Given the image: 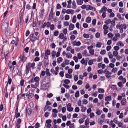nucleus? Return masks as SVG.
Segmentation results:
<instances>
[{"mask_svg":"<svg viewBox=\"0 0 128 128\" xmlns=\"http://www.w3.org/2000/svg\"><path fill=\"white\" fill-rule=\"evenodd\" d=\"M7 20L3 23L2 26V30L3 31H5L8 28L9 25V22L8 21H7Z\"/></svg>","mask_w":128,"mask_h":128,"instance_id":"1","label":"nucleus"},{"mask_svg":"<svg viewBox=\"0 0 128 128\" xmlns=\"http://www.w3.org/2000/svg\"><path fill=\"white\" fill-rule=\"evenodd\" d=\"M53 8H51L50 13L49 14V18L50 19H52L53 15Z\"/></svg>","mask_w":128,"mask_h":128,"instance_id":"2","label":"nucleus"},{"mask_svg":"<svg viewBox=\"0 0 128 128\" xmlns=\"http://www.w3.org/2000/svg\"><path fill=\"white\" fill-rule=\"evenodd\" d=\"M64 86V80H62L60 86V87H62L61 90V92L62 93H63L64 92V88L62 87V86Z\"/></svg>","mask_w":128,"mask_h":128,"instance_id":"3","label":"nucleus"},{"mask_svg":"<svg viewBox=\"0 0 128 128\" xmlns=\"http://www.w3.org/2000/svg\"><path fill=\"white\" fill-rule=\"evenodd\" d=\"M126 99L125 98H123L121 101V104L122 105H125L126 104Z\"/></svg>","mask_w":128,"mask_h":128,"instance_id":"4","label":"nucleus"},{"mask_svg":"<svg viewBox=\"0 0 128 128\" xmlns=\"http://www.w3.org/2000/svg\"><path fill=\"white\" fill-rule=\"evenodd\" d=\"M27 58L24 55H23L21 59V61L24 62L26 60Z\"/></svg>","mask_w":128,"mask_h":128,"instance_id":"5","label":"nucleus"},{"mask_svg":"<svg viewBox=\"0 0 128 128\" xmlns=\"http://www.w3.org/2000/svg\"><path fill=\"white\" fill-rule=\"evenodd\" d=\"M119 26L120 32V33H122L123 32V25L122 24L120 25Z\"/></svg>","mask_w":128,"mask_h":128,"instance_id":"6","label":"nucleus"},{"mask_svg":"<svg viewBox=\"0 0 128 128\" xmlns=\"http://www.w3.org/2000/svg\"><path fill=\"white\" fill-rule=\"evenodd\" d=\"M59 38L61 39H63V40L62 41L63 43H64V35L62 33H61L59 36Z\"/></svg>","mask_w":128,"mask_h":128,"instance_id":"7","label":"nucleus"},{"mask_svg":"<svg viewBox=\"0 0 128 128\" xmlns=\"http://www.w3.org/2000/svg\"><path fill=\"white\" fill-rule=\"evenodd\" d=\"M76 1L77 4L79 5L82 4L83 2V0H76Z\"/></svg>","mask_w":128,"mask_h":128,"instance_id":"8","label":"nucleus"},{"mask_svg":"<svg viewBox=\"0 0 128 128\" xmlns=\"http://www.w3.org/2000/svg\"><path fill=\"white\" fill-rule=\"evenodd\" d=\"M88 54L87 51L86 50H84L83 53H82L83 55L85 56H90L89 55L87 54Z\"/></svg>","mask_w":128,"mask_h":128,"instance_id":"9","label":"nucleus"},{"mask_svg":"<svg viewBox=\"0 0 128 128\" xmlns=\"http://www.w3.org/2000/svg\"><path fill=\"white\" fill-rule=\"evenodd\" d=\"M10 30L8 29L5 32V34L6 36H8L10 35Z\"/></svg>","mask_w":128,"mask_h":128,"instance_id":"10","label":"nucleus"},{"mask_svg":"<svg viewBox=\"0 0 128 128\" xmlns=\"http://www.w3.org/2000/svg\"><path fill=\"white\" fill-rule=\"evenodd\" d=\"M49 60H46L44 61V64L45 67H46L49 64Z\"/></svg>","mask_w":128,"mask_h":128,"instance_id":"11","label":"nucleus"},{"mask_svg":"<svg viewBox=\"0 0 128 128\" xmlns=\"http://www.w3.org/2000/svg\"><path fill=\"white\" fill-rule=\"evenodd\" d=\"M72 0H69L68 1V6L67 7L68 8H71V6L70 5L72 3Z\"/></svg>","mask_w":128,"mask_h":128,"instance_id":"12","label":"nucleus"},{"mask_svg":"<svg viewBox=\"0 0 128 128\" xmlns=\"http://www.w3.org/2000/svg\"><path fill=\"white\" fill-rule=\"evenodd\" d=\"M111 74V72L109 71L107 72H106V76L107 78H109L110 77V76Z\"/></svg>","mask_w":128,"mask_h":128,"instance_id":"13","label":"nucleus"},{"mask_svg":"<svg viewBox=\"0 0 128 128\" xmlns=\"http://www.w3.org/2000/svg\"><path fill=\"white\" fill-rule=\"evenodd\" d=\"M72 8L73 9H76V4L75 2L73 0L72 3Z\"/></svg>","mask_w":128,"mask_h":128,"instance_id":"14","label":"nucleus"},{"mask_svg":"<svg viewBox=\"0 0 128 128\" xmlns=\"http://www.w3.org/2000/svg\"><path fill=\"white\" fill-rule=\"evenodd\" d=\"M74 28V25L73 24H71L69 26V30H72Z\"/></svg>","mask_w":128,"mask_h":128,"instance_id":"15","label":"nucleus"},{"mask_svg":"<svg viewBox=\"0 0 128 128\" xmlns=\"http://www.w3.org/2000/svg\"><path fill=\"white\" fill-rule=\"evenodd\" d=\"M46 75L48 76H50V74L49 72V70L46 68Z\"/></svg>","mask_w":128,"mask_h":128,"instance_id":"16","label":"nucleus"},{"mask_svg":"<svg viewBox=\"0 0 128 128\" xmlns=\"http://www.w3.org/2000/svg\"><path fill=\"white\" fill-rule=\"evenodd\" d=\"M81 108H82L81 111L82 112H85L86 109V107H84L83 105L81 106Z\"/></svg>","mask_w":128,"mask_h":128,"instance_id":"17","label":"nucleus"},{"mask_svg":"<svg viewBox=\"0 0 128 128\" xmlns=\"http://www.w3.org/2000/svg\"><path fill=\"white\" fill-rule=\"evenodd\" d=\"M91 19L90 17L88 16L86 19V22L88 23H90L91 21Z\"/></svg>","mask_w":128,"mask_h":128,"instance_id":"18","label":"nucleus"},{"mask_svg":"<svg viewBox=\"0 0 128 128\" xmlns=\"http://www.w3.org/2000/svg\"><path fill=\"white\" fill-rule=\"evenodd\" d=\"M62 108V112L64 113V107H63L62 108V106L61 105H60L58 108V109L60 110V111H61Z\"/></svg>","mask_w":128,"mask_h":128,"instance_id":"19","label":"nucleus"},{"mask_svg":"<svg viewBox=\"0 0 128 128\" xmlns=\"http://www.w3.org/2000/svg\"><path fill=\"white\" fill-rule=\"evenodd\" d=\"M111 96H106L105 98V100L107 101H110L111 100Z\"/></svg>","mask_w":128,"mask_h":128,"instance_id":"20","label":"nucleus"},{"mask_svg":"<svg viewBox=\"0 0 128 128\" xmlns=\"http://www.w3.org/2000/svg\"><path fill=\"white\" fill-rule=\"evenodd\" d=\"M65 76L66 78H71L72 77V76L69 74H65Z\"/></svg>","mask_w":128,"mask_h":128,"instance_id":"21","label":"nucleus"},{"mask_svg":"<svg viewBox=\"0 0 128 128\" xmlns=\"http://www.w3.org/2000/svg\"><path fill=\"white\" fill-rule=\"evenodd\" d=\"M76 16H74L72 18V22L73 23H74L76 22Z\"/></svg>","mask_w":128,"mask_h":128,"instance_id":"22","label":"nucleus"},{"mask_svg":"<svg viewBox=\"0 0 128 128\" xmlns=\"http://www.w3.org/2000/svg\"><path fill=\"white\" fill-rule=\"evenodd\" d=\"M102 44V43H101L98 42L96 44V46L97 47L100 48L101 47Z\"/></svg>","mask_w":128,"mask_h":128,"instance_id":"23","label":"nucleus"},{"mask_svg":"<svg viewBox=\"0 0 128 128\" xmlns=\"http://www.w3.org/2000/svg\"><path fill=\"white\" fill-rule=\"evenodd\" d=\"M46 55H50V51L48 50H47L45 51V54Z\"/></svg>","mask_w":128,"mask_h":128,"instance_id":"24","label":"nucleus"},{"mask_svg":"<svg viewBox=\"0 0 128 128\" xmlns=\"http://www.w3.org/2000/svg\"><path fill=\"white\" fill-rule=\"evenodd\" d=\"M98 92L99 93H104V91L103 88H99L98 90Z\"/></svg>","mask_w":128,"mask_h":128,"instance_id":"25","label":"nucleus"},{"mask_svg":"<svg viewBox=\"0 0 128 128\" xmlns=\"http://www.w3.org/2000/svg\"><path fill=\"white\" fill-rule=\"evenodd\" d=\"M34 96V95L32 93H30L29 92V96L28 97V98L29 99H30Z\"/></svg>","mask_w":128,"mask_h":128,"instance_id":"26","label":"nucleus"},{"mask_svg":"<svg viewBox=\"0 0 128 128\" xmlns=\"http://www.w3.org/2000/svg\"><path fill=\"white\" fill-rule=\"evenodd\" d=\"M62 60V58L61 57H59L58 58L57 62L60 63L61 62Z\"/></svg>","mask_w":128,"mask_h":128,"instance_id":"27","label":"nucleus"},{"mask_svg":"<svg viewBox=\"0 0 128 128\" xmlns=\"http://www.w3.org/2000/svg\"><path fill=\"white\" fill-rule=\"evenodd\" d=\"M56 53V52L54 50H53L52 51L51 54L52 57L54 58L55 56V54Z\"/></svg>","mask_w":128,"mask_h":128,"instance_id":"28","label":"nucleus"},{"mask_svg":"<svg viewBox=\"0 0 128 128\" xmlns=\"http://www.w3.org/2000/svg\"><path fill=\"white\" fill-rule=\"evenodd\" d=\"M103 94H98V98L99 99L101 100L103 98Z\"/></svg>","mask_w":128,"mask_h":128,"instance_id":"29","label":"nucleus"},{"mask_svg":"<svg viewBox=\"0 0 128 128\" xmlns=\"http://www.w3.org/2000/svg\"><path fill=\"white\" fill-rule=\"evenodd\" d=\"M111 22V20L110 19H108L106 20L105 22V23L107 24H108L110 23Z\"/></svg>","mask_w":128,"mask_h":128,"instance_id":"30","label":"nucleus"},{"mask_svg":"<svg viewBox=\"0 0 128 128\" xmlns=\"http://www.w3.org/2000/svg\"><path fill=\"white\" fill-rule=\"evenodd\" d=\"M81 62L82 64H85V65H86L87 64V62L86 63H85V60L84 58H83L81 60Z\"/></svg>","mask_w":128,"mask_h":128,"instance_id":"31","label":"nucleus"},{"mask_svg":"<svg viewBox=\"0 0 128 128\" xmlns=\"http://www.w3.org/2000/svg\"><path fill=\"white\" fill-rule=\"evenodd\" d=\"M79 92L78 91H76L75 95V96L76 98H77L79 96Z\"/></svg>","mask_w":128,"mask_h":128,"instance_id":"32","label":"nucleus"},{"mask_svg":"<svg viewBox=\"0 0 128 128\" xmlns=\"http://www.w3.org/2000/svg\"><path fill=\"white\" fill-rule=\"evenodd\" d=\"M108 27L106 24L104 25L103 28L104 30H107L108 29Z\"/></svg>","mask_w":128,"mask_h":128,"instance_id":"33","label":"nucleus"},{"mask_svg":"<svg viewBox=\"0 0 128 128\" xmlns=\"http://www.w3.org/2000/svg\"><path fill=\"white\" fill-rule=\"evenodd\" d=\"M89 123V120L88 118L86 119L85 121L84 124L85 125H88Z\"/></svg>","mask_w":128,"mask_h":128,"instance_id":"34","label":"nucleus"},{"mask_svg":"<svg viewBox=\"0 0 128 128\" xmlns=\"http://www.w3.org/2000/svg\"><path fill=\"white\" fill-rule=\"evenodd\" d=\"M98 109H97L96 110V114L98 115H100L101 114L100 110H98Z\"/></svg>","mask_w":128,"mask_h":128,"instance_id":"35","label":"nucleus"},{"mask_svg":"<svg viewBox=\"0 0 128 128\" xmlns=\"http://www.w3.org/2000/svg\"><path fill=\"white\" fill-rule=\"evenodd\" d=\"M66 57L68 58H71L72 57V54L69 53H67L66 54Z\"/></svg>","mask_w":128,"mask_h":128,"instance_id":"36","label":"nucleus"},{"mask_svg":"<svg viewBox=\"0 0 128 128\" xmlns=\"http://www.w3.org/2000/svg\"><path fill=\"white\" fill-rule=\"evenodd\" d=\"M113 54L115 56H117L118 54V52L116 51H114L113 52Z\"/></svg>","mask_w":128,"mask_h":128,"instance_id":"37","label":"nucleus"},{"mask_svg":"<svg viewBox=\"0 0 128 128\" xmlns=\"http://www.w3.org/2000/svg\"><path fill=\"white\" fill-rule=\"evenodd\" d=\"M39 80V78L38 76H36L34 78V81L35 82H38Z\"/></svg>","mask_w":128,"mask_h":128,"instance_id":"38","label":"nucleus"},{"mask_svg":"<svg viewBox=\"0 0 128 128\" xmlns=\"http://www.w3.org/2000/svg\"><path fill=\"white\" fill-rule=\"evenodd\" d=\"M83 36L84 37L86 38H88L89 37V35L88 34H84Z\"/></svg>","mask_w":128,"mask_h":128,"instance_id":"39","label":"nucleus"},{"mask_svg":"<svg viewBox=\"0 0 128 128\" xmlns=\"http://www.w3.org/2000/svg\"><path fill=\"white\" fill-rule=\"evenodd\" d=\"M104 62L106 64H108V63L109 61L107 58H104Z\"/></svg>","mask_w":128,"mask_h":128,"instance_id":"40","label":"nucleus"},{"mask_svg":"<svg viewBox=\"0 0 128 128\" xmlns=\"http://www.w3.org/2000/svg\"><path fill=\"white\" fill-rule=\"evenodd\" d=\"M59 69V67L57 66L55 68V70L54 72L55 73V75H56L58 74V70Z\"/></svg>","mask_w":128,"mask_h":128,"instance_id":"41","label":"nucleus"},{"mask_svg":"<svg viewBox=\"0 0 128 128\" xmlns=\"http://www.w3.org/2000/svg\"><path fill=\"white\" fill-rule=\"evenodd\" d=\"M82 104H86L88 103V101L87 100L84 99L82 100Z\"/></svg>","mask_w":128,"mask_h":128,"instance_id":"42","label":"nucleus"},{"mask_svg":"<svg viewBox=\"0 0 128 128\" xmlns=\"http://www.w3.org/2000/svg\"><path fill=\"white\" fill-rule=\"evenodd\" d=\"M114 50H116V51L120 49V48L118 46H116L114 47Z\"/></svg>","mask_w":128,"mask_h":128,"instance_id":"43","label":"nucleus"},{"mask_svg":"<svg viewBox=\"0 0 128 128\" xmlns=\"http://www.w3.org/2000/svg\"><path fill=\"white\" fill-rule=\"evenodd\" d=\"M117 70V68H113L112 70V72H115Z\"/></svg>","mask_w":128,"mask_h":128,"instance_id":"44","label":"nucleus"},{"mask_svg":"<svg viewBox=\"0 0 128 128\" xmlns=\"http://www.w3.org/2000/svg\"><path fill=\"white\" fill-rule=\"evenodd\" d=\"M31 8V6H30V5H29L28 4L26 5V9L27 10H28Z\"/></svg>","mask_w":128,"mask_h":128,"instance_id":"45","label":"nucleus"},{"mask_svg":"<svg viewBox=\"0 0 128 128\" xmlns=\"http://www.w3.org/2000/svg\"><path fill=\"white\" fill-rule=\"evenodd\" d=\"M76 36H75L73 35H71L70 37V38L71 40H74Z\"/></svg>","mask_w":128,"mask_h":128,"instance_id":"46","label":"nucleus"},{"mask_svg":"<svg viewBox=\"0 0 128 128\" xmlns=\"http://www.w3.org/2000/svg\"><path fill=\"white\" fill-rule=\"evenodd\" d=\"M108 38H110L113 37V35L111 33H109L108 34Z\"/></svg>","mask_w":128,"mask_h":128,"instance_id":"47","label":"nucleus"},{"mask_svg":"<svg viewBox=\"0 0 128 128\" xmlns=\"http://www.w3.org/2000/svg\"><path fill=\"white\" fill-rule=\"evenodd\" d=\"M116 85H114L111 86L110 87L113 90H114L116 88Z\"/></svg>","mask_w":128,"mask_h":128,"instance_id":"48","label":"nucleus"},{"mask_svg":"<svg viewBox=\"0 0 128 128\" xmlns=\"http://www.w3.org/2000/svg\"><path fill=\"white\" fill-rule=\"evenodd\" d=\"M69 16L68 15H66L65 16L64 20H68L69 19Z\"/></svg>","mask_w":128,"mask_h":128,"instance_id":"49","label":"nucleus"},{"mask_svg":"<svg viewBox=\"0 0 128 128\" xmlns=\"http://www.w3.org/2000/svg\"><path fill=\"white\" fill-rule=\"evenodd\" d=\"M30 64L28 63V64H27L26 66V68L27 69H28L30 70Z\"/></svg>","mask_w":128,"mask_h":128,"instance_id":"50","label":"nucleus"},{"mask_svg":"<svg viewBox=\"0 0 128 128\" xmlns=\"http://www.w3.org/2000/svg\"><path fill=\"white\" fill-rule=\"evenodd\" d=\"M89 52L92 55H93L94 54V50H90Z\"/></svg>","mask_w":128,"mask_h":128,"instance_id":"51","label":"nucleus"},{"mask_svg":"<svg viewBox=\"0 0 128 128\" xmlns=\"http://www.w3.org/2000/svg\"><path fill=\"white\" fill-rule=\"evenodd\" d=\"M70 82V80L68 79L64 80V84H68Z\"/></svg>","mask_w":128,"mask_h":128,"instance_id":"52","label":"nucleus"},{"mask_svg":"<svg viewBox=\"0 0 128 128\" xmlns=\"http://www.w3.org/2000/svg\"><path fill=\"white\" fill-rule=\"evenodd\" d=\"M78 58L79 59H80L82 58V56L81 54L78 53Z\"/></svg>","mask_w":128,"mask_h":128,"instance_id":"53","label":"nucleus"},{"mask_svg":"<svg viewBox=\"0 0 128 128\" xmlns=\"http://www.w3.org/2000/svg\"><path fill=\"white\" fill-rule=\"evenodd\" d=\"M52 122V121L50 119L47 120L46 121V124H51Z\"/></svg>","mask_w":128,"mask_h":128,"instance_id":"54","label":"nucleus"},{"mask_svg":"<svg viewBox=\"0 0 128 128\" xmlns=\"http://www.w3.org/2000/svg\"><path fill=\"white\" fill-rule=\"evenodd\" d=\"M96 21V20L95 19H94L92 20V23L93 26H94L95 25Z\"/></svg>","mask_w":128,"mask_h":128,"instance_id":"55","label":"nucleus"},{"mask_svg":"<svg viewBox=\"0 0 128 128\" xmlns=\"http://www.w3.org/2000/svg\"><path fill=\"white\" fill-rule=\"evenodd\" d=\"M79 108L78 107H76L74 109V111L76 112H78L79 111Z\"/></svg>","mask_w":128,"mask_h":128,"instance_id":"56","label":"nucleus"},{"mask_svg":"<svg viewBox=\"0 0 128 128\" xmlns=\"http://www.w3.org/2000/svg\"><path fill=\"white\" fill-rule=\"evenodd\" d=\"M117 3L115 2H113L111 4V6L112 7H114L117 5Z\"/></svg>","mask_w":128,"mask_h":128,"instance_id":"57","label":"nucleus"},{"mask_svg":"<svg viewBox=\"0 0 128 128\" xmlns=\"http://www.w3.org/2000/svg\"><path fill=\"white\" fill-rule=\"evenodd\" d=\"M98 60L97 61V62H100V61H101L102 60V57L100 56H99L98 58Z\"/></svg>","mask_w":128,"mask_h":128,"instance_id":"58","label":"nucleus"},{"mask_svg":"<svg viewBox=\"0 0 128 128\" xmlns=\"http://www.w3.org/2000/svg\"><path fill=\"white\" fill-rule=\"evenodd\" d=\"M28 115H30L32 112V110L30 108H28Z\"/></svg>","mask_w":128,"mask_h":128,"instance_id":"59","label":"nucleus"},{"mask_svg":"<svg viewBox=\"0 0 128 128\" xmlns=\"http://www.w3.org/2000/svg\"><path fill=\"white\" fill-rule=\"evenodd\" d=\"M88 26V25L86 23L84 24H83V26L84 28H86Z\"/></svg>","mask_w":128,"mask_h":128,"instance_id":"60","label":"nucleus"},{"mask_svg":"<svg viewBox=\"0 0 128 128\" xmlns=\"http://www.w3.org/2000/svg\"><path fill=\"white\" fill-rule=\"evenodd\" d=\"M106 51L105 50H101L100 52V54H104L106 53Z\"/></svg>","mask_w":128,"mask_h":128,"instance_id":"61","label":"nucleus"},{"mask_svg":"<svg viewBox=\"0 0 128 128\" xmlns=\"http://www.w3.org/2000/svg\"><path fill=\"white\" fill-rule=\"evenodd\" d=\"M75 62H77L78 60L77 57L76 56H74L73 58Z\"/></svg>","mask_w":128,"mask_h":128,"instance_id":"62","label":"nucleus"},{"mask_svg":"<svg viewBox=\"0 0 128 128\" xmlns=\"http://www.w3.org/2000/svg\"><path fill=\"white\" fill-rule=\"evenodd\" d=\"M74 123L71 124L69 126V128H74Z\"/></svg>","mask_w":128,"mask_h":128,"instance_id":"63","label":"nucleus"},{"mask_svg":"<svg viewBox=\"0 0 128 128\" xmlns=\"http://www.w3.org/2000/svg\"><path fill=\"white\" fill-rule=\"evenodd\" d=\"M46 128H50L51 126V124H46Z\"/></svg>","mask_w":128,"mask_h":128,"instance_id":"64","label":"nucleus"}]
</instances>
